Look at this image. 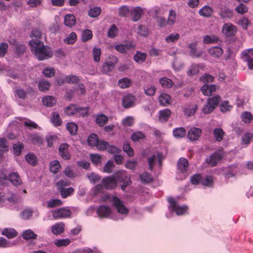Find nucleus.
Segmentation results:
<instances>
[{"instance_id": "obj_20", "label": "nucleus", "mask_w": 253, "mask_h": 253, "mask_svg": "<svg viewBox=\"0 0 253 253\" xmlns=\"http://www.w3.org/2000/svg\"><path fill=\"white\" fill-rule=\"evenodd\" d=\"M216 87L215 85L205 84L201 88V91L203 94L211 96L212 93L216 91Z\"/></svg>"}, {"instance_id": "obj_12", "label": "nucleus", "mask_w": 253, "mask_h": 253, "mask_svg": "<svg viewBox=\"0 0 253 253\" xmlns=\"http://www.w3.org/2000/svg\"><path fill=\"white\" fill-rule=\"evenodd\" d=\"M112 212L110 208L108 206L101 205L97 210V213L100 218H108Z\"/></svg>"}, {"instance_id": "obj_15", "label": "nucleus", "mask_w": 253, "mask_h": 253, "mask_svg": "<svg viewBox=\"0 0 253 253\" xmlns=\"http://www.w3.org/2000/svg\"><path fill=\"white\" fill-rule=\"evenodd\" d=\"M8 180H9L14 186L16 187L22 184V180L17 172H12L9 174Z\"/></svg>"}, {"instance_id": "obj_36", "label": "nucleus", "mask_w": 253, "mask_h": 253, "mask_svg": "<svg viewBox=\"0 0 253 253\" xmlns=\"http://www.w3.org/2000/svg\"><path fill=\"white\" fill-rule=\"evenodd\" d=\"M213 135L217 141H221L224 135V132L221 128H216L213 130Z\"/></svg>"}, {"instance_id": "obj_29", "label": "nucleus", "mask_w": 253, "mask_h": 253, "mask_svg": "<svg viewBox=\"0 0 253 253\" xmlns=\"http://www.w3.org/2000/svg\"><path fill=\"white\" fill-rule=\"evenodd\" d=\"M171 115V111L169 109H165L159 111V121L166 122Z\"/></svg>"}, {"instance_id": "obj_33", "label": "nucleus", "mask_w": 253, "mask_h": 253, "mask_svg": "<svg viewBox=\"0 0 253 253\" xmlns=\"http://www.w3.org/2000/svg\"><path fill=\"white\" fill-rule=\"evenodd\" d=\"M171 98L166 93H162L159 97V102L161 105L166 106L170 104Z\"/></svg>"}, {"instance_id": "obj_54", "label": "nucleus", "mask_w": 253, "mask_h": 253, "mask_svg": "<svg viewBox=\"0 0 253 253\" xmlns=\"http://www.w3.org/2000/svg\"><path fill=\"white\" fill-rule=\"evenodd\" d=\"M220 97L219 96H215L208 99L207 103L215 109L218 105Z\"/></svg>"}, {"instance_id": "obj_27", "label": "nucleus", "mask_w": 253, "mask_h": 253, "mask_svg": "<svg viewBox=\"0 0 253 253\" xmlns=\"http://www.w3.org/2000/svg\"><path fill=\"white\" fill-rule=\"evenodd\" d=\"M51 122L55 126H61L62 120L57 112H52L51 114Z\"/></svg>"}, {"instance_id": "obj_40", "label": "nucleus", "mask_w": 253, "mask_h": 253, "mask_svg": "<svg viewBox=\"0 0 253 253\" xmlns=\"http://www.w3.org/2000/svg\"><path fill=\"white\" fill-rule=\"evenodd\" d=\"M22 237L26 240L35 239L37 237V235L31 229H28L23 232Z\"/></svg>"}, {"instance_id": "obj_8", "label": "nucleus", "mask_w": 253, "mask_h": 253, "mask_svg": "<svg viewBox=\"0 0 253 253\" xmlns=\"http://www.w3.org/2000/svg\"><path fill=\"white\" fill-rule=\"evenodd\" d=\"M237 30V28L235 25L229 23L223 25L222 32L226 37H232L235 35Z\"/></svg>"}, {"instance_id": "obj_43", "label": "nucleus", "mask_w": 253, "mask_h": 253, "mask_svg": "<svg viewBox=\"0 0 253 253\" xmlns=\"http://www.w3.org/2000/svg\"><path fill=\"white\" fill-rule=\"evenodd\" d=\"M30 141L33 144L40 145L42 143L43 140L41 136L37 134H32L29 136Z\"/></svg>"}, {"instance_id": "obj_14", "label": "nucleus", "mask_w": 253, "mask_h": 253, "mask_svg": "<svg viewBox=\"0 0 253 253\" xmlns=\"http://www.w3.org/2000/svg\"><path fill=\"white\" fill-rule=\"evenodd\" d=\"M34 92V89L32 87H29L27 89V91H25L22 88H18L15 89L14 92V94L19 98L24 100L27 98V93L32 94Z\"/></svg>"}, {"instance_id": "obj_18", "label": "nucleus", "mask_w": 253, "mask_h": 253, "mask_svg": "<svg viewBox=\"0 0 253 253\" xmlns=\"http://www.w3.org/2000/svg\"><path fill=\"white\" fill-rule=\"evenodd\" d=\"M208 52L211 56L214 58H219L223 54L222 49L218 46H214L210 48Z\"/></svg>"}, {"instance_id": "obj_44", "label": "nucleus", "mask_w": 253, "mask_h": 253, "mask_svg": "<svg viewBox=\"0 0 253 253\" xmlns=\"http://www.w3.org/2000/svg\"><path fill=\"white\" fill-rule=\"evenodd\" d=\"M98 141V136L94 133L90 134L87 140L88 144L91 147H96V145H97Z\"/></svg>"}, {"instance_id": "obj_42", "label": "nucleus", "mask_w": 253, "mask_h": 253, "mask_svg": "<svg viewBox=\"0 0 253 253\" xmlns=\"http://www.w3.org/2000/svg\"><path fill=\"white\" fill-rule=\"evenodd\" d=\"M101 12V9L100 7H94L88 11V15L91 18H96L100 14Z\"/></svg>"}, {"instance_id": "obj_57", "label": "nucleus", "mask_w": 253, "mask_h": 253, "mask_svg": "<svg viewBox=\"0 0 253 253\" xmlns=\"http://www.w3.org/2000/svg\"><path fill=\"white\" fill-rule=\"evenodd\" d=\"M201 183L204 186L211 187L213 184V177L211 176H206L205 177H202Z\"/></svg>"}, {"instance_id": "obj_16", "label": "nucleus", "mask_w": 253, "mask_h": 253, "mask_svg": "<svg viewBox=\"0 0 253 253\" xmlns=\"http://www.w3.org/2000/svg\"><path fill=\"white\" fill-rule=\"evenodd\" d=\"M69 146L67 143H62L60 145L58 149L60 156L65 160H68L70 158V154L69 153Z\"/></svg>"}, {"instance_id": "obj_53", "label": "nucleus", "mask_w": 253, "mask_h": 253, "mask_svg": "<svg viewBox=\"0 0 253 253\" xmlns=\"http://www.w3.org/2000/svg\"><path fill=\"white\" fill-rule=\"evenodd\" d=\"M60 168L61 166L58 161L54 160L50 162V169L53 173H57Z\"/></svg>"}, {"instance_id": "obj_63", "label": "nucleus", "mask_w": 253, "mask_h": 253, "mask_svg": "<svg viewBox=\"0 0 253 253\" xmlns=\"http://www.w3.org/2000/svg\"><path fill=\"white\" fill-rule=\"evenodd\" d=\"M180 39V35L178 33L171 34L167 36L166 39L167 42H174Z\"/></svg>"}, {"instance_id": "obj_17", "label": "nucleus", "mask_w": 253, "mask_h": 253, "mask_svg": "<svg viewBox=\"0 0 253 253\" xmlns=\"http://www.w3.org/2000/svg\"><path fill=\"white\" fill-rule=\"evenodd\" d=\"M198 42H195L191 43L188 45V47L190 49L189 51V55L194 58H199L202 54V51H197L196 49Z\"/></svg>"}, {"instance_id": "obj_39", "label": "nucleus", "mask_w": 253, "mask_h": 253, "mask_svg": "<svg viewBox=\"0 0 253 253\" xmlns=\"http://www.w3.org/2000/svg\"><path fill=\"white\" fill-rule=\"evenodd\" d=\"M108 122V118L104 114H100L97 116L96 123L100 126H103Z\"/></svg>"}, {"instance_id": "obj_56", "label": "nucleus", "mask_w": 253, "mask_h": 253, "mask_svg": "<svg viewBox=\"0 0 253 253\" xmlns=\"http://www.w3.org/2000/svg\"><path fill=\"white\" fill-rule=\"evenodd\" d=\"M77 36L75 32H72L64 39V42L67 44H73L77 40Z\"/></svg>"}, {"instance_id": "obj_38", "label": "nucleus", "mask_w": 253, "mask_h": 253, "mask_svg": "<svg viewBox=\"0 0 253 253\" xmlns=\"http://www.w3.org/2000/svg\"><path fill=\"white\" fill-rule=\"evenodd\" d=\"M62 198H66L67 197L71 196L74 192V189L72 187L68 188H62L59 190Z\"/></svg>"}, {"instance_id": "obj_13", "label": "nucleus", "mask_w": 253, "mask_h": 253, "mask_svg": "<svg viewBox=\"0 0 253 253\" xmlns=\"http://www.w3.org/2000/svg\"><path fill=\"white\" fill-rule=\"evenodd\" d=\"M202 132L200 128L192 127L188 131L187 137L191 141L197 140L201 135Z\"/></svg>"}, {"instance_id": "obj_1", "label": "nucleus", "mask_w": 253, "mask_h": 253, "mask_svg": "<svg viewBox=\"0 0 253 253\" xmlns=\"http://www.w3.org/2000/svg\"><path fill=\"white\" fill-rule=\"evenodd\" d=\"M29 44L32 52L35 55L39 60H43L52 57V52L47 46L43 44L41 41L38 40L30 41Z\"/></svg>"}, {"instance_id": "obj_30", "label": "nucleus", "mask_w": 253, "mask_h": 253, "mask_svg": "<svg viewBox=\"0 0 253 253\" xmlns=\"http://www.w3.org/2000/svg\"><path fill=\"white\" fill-rule=\"evenodd\" d=\"M172 134L175 138H182L185 136L186 131L184 127H177L173 129Z\"/></svg>"}, {"instance_id": "obj_32", "label": "nucleus", "mask_w": 253, "mask_h": 253, "mask_svg": "<svg viewBox=\"0 0 253 253\" xmlns=\"http://www.w3.org/2000/svg\"><path fill=\"white\" fill-rule=\"evenodd\" d=\"M76 18L73 14H68L64 17V23L66 26L72 27L76 24Z\"/></svg>"}, {"instance_id": "obj_60", "label": "nucleus", "mask_w": 253, "mask_h": 253, "mask_svg": "<svg viewBox=\"0 0 253 253\" xmlns=\"http://www.w3.org/2000/svg\"><path fill=\"white\" fill-rule=\"evenodd\" d=\"M37 158L35 155L32 153H28L26 156L27 162L33 166H35L37 164Z\"/></svg>"}, {"instance_id": "obj_59", "label": "nucleus", "mask_w": 253, "mask_h": 253, "mask_svg": "<svg viewBox=\"0 0 253 253\" xmlns=\"http://www.w3.org/2000/svg\"><path fill=\"white\" fill-rule=\"evenodd\" d=\"M55 70L53 68L46 67L42 71L43 75L47 78H50L55 75Z\"/></svg>"}, {"instance_id": "obj_34", "label": "nucleus", "mask_w": 253, "mask_h": 253, "mask_svg": "<svg viewBox=\"0 0 253 253\" xmlns=\"http://www.w3.org/2000/svg\"><path fill=\"white\" fill-rule=\"evenodd\" d=\"M1 234L9 239L13 238L18 235V233L14 229L6 228L3 229Z\"/></svg>"}, {"instance_id": "obj_25", "label": "nucleus", "mask_w": 253, "mask_h": 253, "mask_svg": "<svg viewBox=\"0 0 253 253\" xmlns=\"http://www.w3.org/2000/svg\"><path fill=\"white\" fill-rule=\"evenodd\" d=\"M43 104L46 107H52L56 103V99L52 96L47 95L42 99Z\"/></svg>"}, {"instance_id": "obj_19", "label": "nucleus", "mask_w": 253, "mask_h": 253, "mask_svg": "<svg viewBox=\"0 0 253 253\" xmlns=\"http://www.w3.org/2000/svg\"><path fill=\"white\" fill-rule=\"evenodd\" d=\"M135 45L132 43L126 44H120L115 45V48L119 52L121 53H125L127 50L134 49Z\"/></svg>"}, {"instance_id": "obj_10", "label": "nucleus", "mask_w": 253, "mask_h": 253, "mask_svg": "<svg viewBox=\"0 0 253 253\" xmlns=\"http://www.w3.org/2000/svg\"><path fill=\"white\" fill-rule=\"evenodd\" d=\"M80 111H84V115H85L87 114L88 108L77 107L74 105H71L65 108V113L68 116H72Z\"/></svg>"}, {"instance_id": "obj_41", "label": "nucleus", "mask_w": 253, "mask_h": 253, "mask_svg": "<svg viewBox=\"0 0 253 253\" xmlns=\"http://www.w3.org/2000/svg\"><path fill=\"white\" fill-rule=\"evenodd\" d=\"M159 83L163 87L166 88H170L173 85V83L172 80L167 77H163L160 79Z\"/></svg>"}, {"instance_id": "obj_3", "label": "nucleus", "mask_w": 253, "mask_h": 253, "mask_svg": "<svg viewBox=\"0 0 253 253\" xmlns=\"http://www.w3.org/2000/svg\"><path fill=\"white\" fill-rule=\"evenodd\" d=\"M168 201L170 205L169 208L171 209V211L175 212L178 215L185 214L188 210V207L186 205H177L176 201L172 197H169Z\"/></svg>"}, {"instance_id": "obj_45", "label": "nucleus", "mask_w": 253, "mask_h": 253, "mask_svg": "<svg viewBox=\"0 0 253 253\" xmlns=\"http://www.w3.org/2000/svg\"><path fill=\"white\" fill-rule=\"evenodd\" d=\"M89 157L92 163L95 166H97L101 162L102 157L100 154H91Z\"/></svg>"}, {"instance_id": "obj_26", "label": "nucleus", "mask_w": 253, "mask_h": 253, "mask_svg": "<svg viewBox=\"0 0 253 253\" xmlns=\"http://www.w3.org/2000/svg\"><path fill=\"white\" fill-rule=\"evenodd\" d=\"M147 56V54L146 52L136 51V53L133 57V59L136 62L139 64H141L146 61Z\"/></svg>"}, {"instance_id": "obj_58", "label": "nucleus", "mask_w": 253, "mask_h": 253, "mask_svg": "<svg viewBox=\"0 0 253 253\" xmlns=\"http://www.w3.org/2000/svg\"><path fill=\"white\" fill-rule=\"evenodd\" d=\"M26 49V45L24 44L18 43L15 45V53L19 56L24 54Z\"/></svg>"}, {"instance_id": "obj_21", "label": "nucleus", "mask_w": 253, "mask_h": 253, "mask_svg": "<svg viewBox=\"0 0 253 253\" xmlns=\"http://www.w3.org/2000/svg\"><path fill=\"white\" fill-rule=\"evenodd\" d=\"M188 167V160L183 158H181L179 159L177 162V168L182 172H186L187 171Z\"/></svg>"}, {"instance_id": "obj_11", "label": "nucleus", "mask_w": 253, "mask_h": 253, "mask_svg": "<svg viewBox=\"0 0 253 253\" xmlns=\"http://www.w3.org/2000/svg\"><path fill=\"white\" fill-rule=\"evenodd\" d=\"M134 96L128 94L124 96L122 100V106L124 108L127 109L133 107L135 104Z\"/></svg>"}, {"instance_id": "obj_2", "label": "nucleus", "mask_w": 253, "mask_h": 253, "mask_svg": "<svg viewBox=\"0 0 253 253\" xmlns=\"http://www.w3.org/2000/svg\"><path fill=\"white\" fill-rule=\"evenodd\" d=\"M126 177V173L123 171L115 172L112 176H106L102 180V184L107 189H112L117 186V180L124 181V178Z\"/></svg>"}, {"instance_id": "obj_6", "label": "nucleus", "mask_w": 253, "mask_h": 253, "mask_svg": "<svg viewBox=\"0 0 253 253\" xmlns=\"http://www.w3.org/2000/svg\"><path fill=\"white\" fill-rule=\"evenodd\" d=\"M52 216L55 219L69 218L71 216V211L67 207L59 208L51 212Z\"/></svg>"}, {"instance_id": "obj_28", "label": "nucleus", "mask_w": 253, "mask_h": 253, "mask_svg": "<svg viewBox=\"0 0 253 253\" xmlns=\"http://www.w3.org/2000/svg\"><path fill=\"white\" fill-rule=\"evenodd\" d=\"M213 12V10L209 6H203L199 11V14L203 17H210Z\"/></svg>"}, {"instance_id": "obj_62", "label": "nucleus", "mask_w": 253, "mask_h": 253, "mask_svg": "<svg viewBox=\"0 0 253 253\" xmlns=\"http://www.w3.org/2000/svg\"><path fill=\"white\" fill-rule=\"evenodd\" d=\"M242 119L245 123H250L253 120V116L252 114L248 112H245L242 113Z\"/></svg>"}, {"instance_id": "obj_55", "label": "nucleus", "mask_w": 253, "mask_h": 253, "mask_svg": "<svg viewBox=\"0 0 253 253\" xmlns=\"http://www.w3.org/2000/svg\"><path fill=\"white\" fill-rule=\"evenodd\" d=\"M71 243L69 239H58L55 241L54 244L58 247H66Z\"/></svg>"}, {"instance_id": "obj_31", "label": "nucleus", "mask_w": 253, "mask_h": 253, "mask_svg": "<svg viewBox=\"0 0 253 253\" xmlns=\"http://www.w3.org/2000/svg\"><path fill=\"white\" fill-rule=\"evenodd\" d=\"M200 65L197 64H192L186 71V74L188 76H192L197 75L199 72Z\"/></svg>"}, {"instance_id": "obj_22", "label": "nucleus", "mask_w": 253, "mask_h": 253, "mask_svg": "<svg viewBox=\"0 0 253 253\" xmlns=\"http://www.w3.org/2000/svg\"><path fill=\"white\" fill-rule=\"evenodd\" d=\"M141 182L143 184H148L153 181L152 175L148 172L145 171L139 174Z\"/></svg>"}, {"instance_id": "obj_49", "label": "nucleus", "mask_w": 253, "mask_h": 253, "mask_svg": "<svg viewBox=\"0 0 253 253\" xmlns=\"http://www.w3.org/2000/svg\"><path fill=\"white\" fill-rule=\"evenodd\" d=\"M233 15V11L232 10L227 8H222L220 10V16L223 18H230Z\"/></svg>"}, {"instance_id": "obj_24", "label": "nucleus", "mask_w": 253, "mask_h": 253, "mask_svg": "<svg viewBox=\"0 0 253 253\" xmlns=\"http://www.w3.org/2000/svg\"><path fill=\"white\" fill-rule=\"evenodd\" d=\"M64 227L65 224L64 223H56L52 226V232L55 235L60 234L64 231Z\"/></svg>"}, {"instance_id": "obj_5", "label": "nucleus", "mask_w": 253, "mask_h": 253, "mask_svg": "<svg viewBox=\"0 0 253 253\" xmlns=\"http://www.w3.org/2000/svg\"><path fill=\"white\" fill-rule=\"evenodd\" d=\"M223 156V153L221 150H217L212 153L205 162L206 164L210 165L211 167L216 166L218 162L222 159Z\"/></svg>"}, {"instance_id": "obj_4", "label": "nucleus", "mask_w": 253, "mask_h": 253, "mask_svg": "<svg viewBox=\"0 0 253 253\" xmlns=\"http://www.w3.org/2000/svg\"><path fill=\"white\" fill-rule=\"evenodd\" d=\"M112 202V205L117 210V212L123 215H127L129 212L127 209L124 204L123 202L116 196H113L110 200Z\"/></svg>"}, {"instance_id": "obj_46", "label": "nucleus", "mask_w": 253, "mask_h": 253, "mask_svg": "<svg viewBox=\"0 0 253 253\" xmlns=\"http://www.w3.org/2000/svg\"><path fill=\"white\" fill-rule=\"evenodd\" d=\"M92 38V33L90 30L85 29L82 33V41L85 42Z\"/></svg>"}, {"instance_id": "obj_35", "label": "nucleus", "mask_w": 253, "mask_h": 253, "mask_svg": "<svg viewBox=\"0 0 253 253\" xmlns=\"http://www.w3.org/2000/svg\"><path fill=\"white\" fill-rule=\"evenodd\" d=\"M132 81L127 78H123L118 81V85L121 88H126L130 86Z\"/></svg>"}, {"instance_id": "obj_48", "label": "nucleus", "mask_w": 253, "mask_h": 253, "mask_svg": "<svg viewBox=\"0 0 253 253\" xmlns=\"http://www.w3.org/2000/svg\"><path fill=\"white\" fill-rule=\"evenodd\" d=\"M66 128L71 135H75L77 131L78 126L75 123L70 122L67 124Z\"/></svg>"}, {"instance_id": "obj_7", "label": "nucleus", "mask_w": 253, "mask_h": 253, "mask_svg": "<svg viewBox=\"0 0 253 253\" xmlns=\"http://www.w3.org/2000/svg\"><path fill=\"white\" fill-rule=\"evenodd\" d=\"M18 197L11 192H8L6 196L2 192L0 193V203L1 202L9 204H14L18 202Z\"/></svg>"}, {"instance_id": "obj_9", "label": "nucleus", "mask_w": 253, "mask_h": 253, "mask_svg": "<svg viewBox=\"0 0 253 253\" xmlns=\"http://www.w3.org/2000/svg\"><path fill=\"white\" fill-rule=\"evenodd\" d=\"M242 58L247 62L250 69H253V49H249L242 52Z\"/></svg>"}, {"instance_id": "obj_23", "label": "nucleus", "mask_w": 253, "mask_h": 253, "mask_svg": "<svg viewBox=\"0 0 253 253\" xmlns=\"http://www.w3.org/2000/svg\"><path fill=\"white\" fill-rule=\"evenodd\" d=\"M143 12V9L139 7H135L130 11L131 19L132 21H137L140 18Z\"/></svg>"}, {"instance_id": "obj_61", "label": "nucleus", "mask_w": 253, "mask_h": 253, "mask_svg": "<svg viewBox=\"0 0 253 253\" xmlns=\"http://www.w3.org/2000/svg\"><path fill=\"white\" fill-rule=\"evenodd\" d=\"M14 154L16 156L20 155L22 150L24 148V145L21 142H18L13 145V146Z\"/></svg>"}, {"instance_id": "obj_51", "label": "nucleus", "mask_w": 253, "mask_h": 253, "mask_svg": "<svg viewBox=\"0 0 253 253\" xmlns=\"http://www.w3.org/2000/svg\"><path fill=\"white\" fill-rule=\"evenodd\" d=\"M115 166L114 165L113 162L109 160L105 165L103 168V172L107 173H110L113 171Z\"/></svg>"}, {"instance_id": "obj_52", "label": "nucleus", "mask_w": 253, "mask_h": 253, "mask_svg": "<svg viewBox=\"0 0 253 253\" xmlns=\"http://www.w3.org/2000/svg\"><path fill=\"white\" fill-rule=\"evenodd\" d=\"M62 204V201L59 199H51L47 202V207L53 208L61 206Z\"/></svg>"}, {"instance_id": "obj_50", "label": "nucleus", "mask_w": 253, "mask_h": 253, "mask_svg": "<svg viewBox=\"0 0 253 253\" xmlns=\"http://www.w3.org/2000/svg\"><path fill=\"white\" fill-rule=\"evenodd\" d=\"M50 84L49 83L45 80H41L38 84V88L41 91H44L48 90Z\"/></svg>"}, {"instance_id": "obj_37", "label": "nucleus", "mask_w": 253, "mask_h": 253, "mask_svg": "<svg viewBox=\"0 0 253 253\" xmlns=\"http://www.w3.org/2000/svg\"><path fill=\"white\" fill-rule=\"evenodd\" d=\"M219 41L218 38L214 35H206L204 37L203 42L205 44L217 43Z\"/></svg>"}, {"instance_id": "obj_47", "label": "nucleus", "mask_w": 253, "mask_h": 253, "mask_svg": "<svg viewBox=\"0 0 253 253\" xmlns=\"http://www.w3.org/2000/svg\"><path fill=\"white\" fill-rule=\"evenodd\" d=\"M176 18V12L173 10L170 9L169 11V16L167 19L168 25H172L175 23Z\"/></svg>"}, {"instance_id": "obj_64", "label": "nucleus", "mask_w": 253, "mask_h": 253, "mask_svg": "<svg viewBox=\"0 0 253 253\" xmlns=\"http://www.w3.org/2000/svg\"><path fill=\"white\" fill-rule=\"evenodd\" d=\"M118 62V58L114 55H110L107 60L105 61L106 63L112 67L113 68Z\"/></svg>"}]
</instances>
